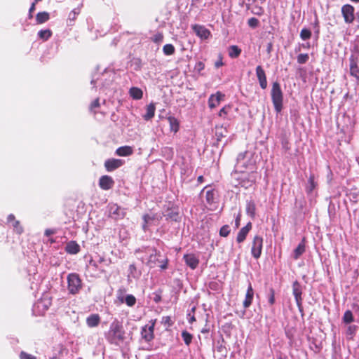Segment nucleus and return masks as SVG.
I'll use <instances>...</instances> for the list:
<instances>
[{"label": "nucleus", "mask_w": 359, "mask_h": 359, "mask_svg": "<svg viewBox=\"0 0 359 359\" xmlns=\"http://www.w3.org/2000/svg\"><path fill=\"white\" fill-rule=\"evenodd\" d=\"M254 297V290L252 287V285L250 283H249V285L245 294V299L243 302V306L245 309H248L250 306L252 304V300Z\"/></svg>", "instance_id": "obj_22"}, {"label": "nucleus", "mask_w": 359, "mask_h": 359, "mask_svg": "<svg viewBox=\"0 0 359 359\" xmlns=\"http://www.w3.org/2000/svg\"><path fill=\"white\" fill-rule=\"evenodd\" d=\"M271 97L275 111L276 113H280L283 106V93L278 81L272 84Z\"/></svg>", "instance_id": "obj_5"}, {"label": "nucleus", "mask_w": 359, "mask_h": 359, "mask_svg": "<svg viewBox=\"0 0 359 359\" xmlns=\"http://www.w3.org/2000/svg\"><path fill=\"white\" fill-rule=\"evenodd\" d=\"M358 198H359V196H358V194H356V193H351L350 194V199H351V201L356 203L358 201Z\"/></svg>", "instance_id": "obj_61"}, {"label": "nucleus", "mask_w": 359, "mask_h": 359, "mask_svg": "<svg viewBox=\"0 0 359 359\" xmlns=\"http://www.w3.org/2000/svg\"><path fill=\"white\" fill-rule=\"evenodd\" d=\"M223 97H224V94L219 91H217L215 94H212L208 99V107L210 109L215 108L219 104Z\"/></svg>", "instance_id": "obj_19"}, {"label": "nucleus", "mask_w": 359, "mask_h": 359, "mask_svg": "<svg viewBox=\"0 0 359 359\" xmlns=\"http://www.w3.org/2000/svg\"><path fill=\"white\" fill-rule=\"evenodd\" d=\"M12 227L13 228V231L20 235L23 233L24 229L22 226L20 224L18 220L14 221L13 223L11 224Z\"/></svg>", "instance_id": "obj_39"}, {"label": "nucleus", "mask_w": 359, "mask_h": 359, "mask_svg": "<svg viewBox=\"0 0 359 359\" xmlns=\"http://www.w3.org/2000/svg\"><path fill=\"white\" fill-rule=\"evenodd\" d=\"M118 299L122 303L125 302L130 307L133 306L136 304V298L133 294H128L125 298L123 297H118Z\"/></svg>", "instance_id": "obj_32"}, {"label": "nucleus", "mask_w": 359, "mask_h": 359, "mask_svg": "<svg viewBox=\"0 0 359 359\" xmlns=\"http://www.w3.org/2000/svg\"><path fill=\"white\" fill-rule=\"evenodd\" d=\"M67 289L70 294H76L82 288V281L79 275L76 273H69L67 277Z\"/></svg>", "instance_id": "obj_6"}, {"label": "nucleus", "mask_w": 359, "mask_h": 359, "mask_svg": "<svg viewBox=\"0 0 359 359\" xmlns=\"http://www.w3.org/2000/svg\"><path fill=\"white\" fill-rule=\"evenodd\" d=\"M241 53V49L236 45L230 46L229 48V56L231 58H237Z\"/></svg>", "instance_id": "obj_33"}, {"label": "nucleus", "mask_w": 359, "mask_h": 359, "mask_svg": "<svg viewBox=\"0 0 359 359\" xmlns=\"http://www.w3.org/2000/svg\"><path fill=\"white\" fill-rule=\"evenodd\" d=\"M79 13V10L78 8L73 9L69 14L67 19V25L69 26H72L76 16Z\"/></svg>", "instance_id": "obj_35"}, {"label": "nucleus", "mask_w": 359, "mask_h": 359, "mask_svg": "<svg viewBox=\"0 0 359 359\" xmlns=\"http://www.w3.org/2000/svg\"><path fill=\"white\" fill-rule=\"evenodd\" d=\"M246 214L252 219L255 217L256 215V205L252 200L247 201L246 202Z\"/></svg>", "instance_id": "obj_26"}, {"label": "nucleus", "mask_w": 359, "mask_h": 359, "mask_svg": "<svg viewBox=\"0 0 359 359\" xmlns=\"http://www.w3.org/2000/svg\"><path fill=\"white\" fill-rule=\"evenodd\" d=\"M292 293L294 296L297 306L300 309L302 306V289L300 283L295 280L292 284Z\"/></svg>", "instance_id": "obj_14"}, {"label": "nucleus", "mask_w": 359, "mask_h": 359, "mask_svg": "<svg viewBox=\"0 0 359 359\" xmlns=\"http://www.w3.org/2000/svg\"><path fill=\"white\" fill-rule=\"evenodd\" d=\"M166 220H170L173 222H180L181 219V217L180 213L177 210H168L167 214L165 215Z\"/></svg>", "instance_id": "obj_29"}, {"label": "nucleus", "mask_w": 359, "mask_h": 359, "mask_svg": "<svg viewBox=\"0 0 359 359\" xmlns=\"http://www.w3.org/2000/svg\"><path fill=\"white\" fill-rule=\"evenodd\" d=\"M341 15L346 24H351L355 20V8L351 4L342 6L341 9Z\"/></svg>", "instance_id": "obj_9"}, {"label": "nucleus", "mask_w": 359, "mask_h": 359, "mask_svg": "<svg viewBox=\"0 0 359 359\" xmlns=\"http://www.w3.org/2000/svg\"><path fill=\"white\" fill-rule=\"evenodd\" d=\"M124 163V161L116 158H109L104 162V167L107 171L112 172L121 167Z\"/></svg>", "instance_id": "obj_15"}, {"label": "nucleus", "mask_w": 359, "mask_h": 359, "mask_svg": "<svg viewBox=\"0 0 359 359\" xmlns=\"http://www.w3.org/2000/svg\"><path fill=\"white\" fill-rule=\"evenodd\" d=\"M223 65L224 64H223V62H222V57L221 55H219L218 60L215 63V67L216 68H219V67H222Z\"/></svg>", "instance_id": "obj_56"}, {"label": "nucleus", "mask_w": 359, "mask_h": 359, "mask_svg": "<svg viewBox=\"0 0 359 359\" xmlns=\"http://www.w3.org/2000/svg\"><path fill=\"white\" fill-rule=\"evenodd\" d=\"M215 136L217 137V140L218 142L221 141L222 138L226 136V134H224L222 131V128H220L219 129L217 128Z\"/></svg>", "instance_id": "obj_46"}, {"label": "nucleus", "mask_w": 359, "mask_h": 359, "mask_svg": "<svg viewBox=\"0 0 359 359\" xmlns=\"http://www.w3.org/2000/svg\"><path fill=\"white\" fill-rule=\"evenodd\" d=\"M38 37L43 41L48 40L52 36V31L49 29H41L38 32Z\"/></svg>", "instance_id": "obj_34"}, {"label": "nucleus", "mask_w": 359, "mask_h": 359, "mask_svg": "<svg viewBox=\"0 0 359 359\" xmlns=\"http://www.w3.org/2000/svg\"><path fill=\"white\" fill-rule=\"evenodd\" d=\"M14 221H16L15 215L13 214L8 215V217H7V222L8 224H10V223L12 224V223H13Z\"/></svg>", "instance_id": "obj_62"}, {"label": "nucleus", "mask_w": 359, "mask_h": 359, "mask_svg": "<svg viewBox=\"0 0 359 359\" xmlns=\"http://www.w3.org/2000/svg\"><path fill=\"white\" fill-rule=\"evenodd\" d=\"M255 165V161L253 158L252 154L249 151L241 152L237 156L233 172L238 173L247 170L254 171Z\"/></svg>", "instance_id": "obj_2"}, {"label": "nucleus", "mask_w": 359, "mask_h": 359, "mask_svg": "<svg viewBox=\"0 0 359 359\" xmlns=\"http://www.w3.org/2000/svg\"><path fill=\"white\" fill-rule=\"evenodd\" d=\"M35 10V2H33L29 9L28 18H32V12Z\"/></svg>", "instance_id": "obj_57"}, {"label": "nucleus", "mask_w": 359, "mask_h": 359, "mask_svg": "<svg viewBox=\"0 0 359 359\" xmlns=\"http://www.w3.org/2000/svg\"><path fill=\"white\" fill-rule=\"evenodd\" d=\"M114 179L109 175H102L99 179V187L101 189L107 191L114 186Z\"/></svg>", "instance_id": "obj_13"}, {"label": "nucleus", "mask_w": 359, "mask_h": 359, "mask_svg": "<svg viewBox=\"0 0 359 359\" xmlns=\"http://www.w3.org/2000/svg\"><path fill=\"white\" fill-rule=\"evenodd\" d=\"M107 340L111 344H118L125 339V330L121 321L115 319L106 334Z\"/></svg>", "instance_id": "obj_3"}, {"label": "nucleus", "mask_w": 359, "mask_h": 359, "mask_svg": "<svg viewBox=\"0 0 359 359\" xmlns=\"http://www.w3.org/2000/svg\"><path fill=\"white\" fill-rule=\"evenodd\" d=\"M115 75V72L109 69H105L102 73L93 74L90 81L93 88L102 90L109 88L113 83Z\"/></svg>", "instance_id": "obj_1"}, {"label": "nucleus", "mask_w": 359, "mask_h": 359, "mask_svg": "<svg viewBox=\"0 0 359 359\" xmlns=\"http://www.w3.org/2000/svg\"><path fill=\"white\" fill-rule=\"evenodd\" d=\"M231 231L230 226L227 224L222 226L219 230V235L222 237H226Z\"/></svg>", "instance_id": "obj_42"}, {"label": "nucleus", "mask_w": 359, "mask_h": 359, "mask_svg": "<svg viewBox=\"0 0 359 359\" xmlns=\"http://www.w3.org/2000/svg\"><path fill=\"white\" fill-rule=\"evenodd\" d=\"M354 320L352 312L350 310L345 311L343 316V321L345 323H351Z\"/></svg>", "instance_id": "obj_40"}, {"label": "nucleus", "mask_w": 359, "mask_h": 359, "mask_svg": "<svg viewBox=\"0 0 359 359\" xmlns=\"http://www.w3.org/2000/svg\"><path fill=\"white\" fill-rule=\"evenodd\" d=\"M146 113L143 115V118L145 121L151 120L155 115L156 107L154 103H150L147 106Z\"/></svg>", "instance_id": "obj_27"}, {"label": "nucleus", "mask_w": 359, "mask_h": 359, "mask_svg": "<svg viewBox=\"0 0 359 359\" xmlns=\"http://www.w3.org/2000/svg\"><path fill=\"white\" fill-rule=\"evenodd\" d=\"M251 252L256 259L259 258L262 253V248H251Z\"/></svg>", "instance_id": "obj_47"}, {"label": "nucleus", "mask_w": 359, "mask_h": 359, "mask_svg": "<svg viewBox=\"0 0 359 359\" xmlns=\"http://www.w3.org/2000/svg\"><path fill=\"white\" fill-rule=\"evenodd\" d=\"M108 216L114 220H119L126 216V210L124 208L116 203H110L107 206Z\"/></svg>", "instance_id": "obj_7"}, {"label": "nucleus", "mask_w": 359, "mask_h": 359, "mask_svg": "<svg viewBox=\"0 0 359 359\" xmlns=\"http://www.w3.org/2000/svg\"><path fill=\"white\" fill-rule=\"evenodd\" d=\"M184 259L187 265L189 266L191 269H195L199 264L198 258L194 254L184 255Z\"/></svg>", "instance_id": "obj_21"}, {"label": "nucleus", "mask_w": 359, "mask_h": 359, "mask_svg": "<svg viewBox=\"0 0 359 359\" xmlns=\"http://www.w3.org/2000/svg\"><path fill=\"white\" fill-rule=\"evenodd\" d=\"M305 251V248H295L294 252V257L297 259Z\"/></svg>", "instance_id": "obj_48"}, {"label": "nucleus", "mask_w": 359, "mask_h": 359, "mask_svg": "<svg viewBox=\"0 0 359 359\" xmlns=\"http://www.w3.org/2000/svg\"><path fill=\"white\" fill-rule=\"evenodd\" d=\"M204 67H205V65H204V64L202 62H198L196 65V68L198 71L203 70L204 69Z\"/></svg>", "instance_id": "obj_63"}, {"label": "nucleus", "mask_w": 359, "mask_h": 359, "mask_svg": "<svg viewBox=\"0 0 359 359\" xmlns=\"http://www.w3.org/2000/svg\"><path fill=\"white\" fill-rule=\"evenodd\" d=\"M205 201L210 206V209H215L219 203L217 191L215 189L207 190L205 192Z\"/></svg>", "instance_id": "obj_12"}, {"label": "nucleus", "mask_w": 359, "mask_h": 359, "mask_svg": "<svg viewBox=\"0 0 359 359\" xmlns=\"http://www.w3.org/2000/svg\"><path fill=\"white\" fill-rule=\"evenodd\" d=\"M262 238L259 236H255L253 241L252 247H262Z\"/></svg>", "instance_id": "obj_49"}, {"label": "nucleus", "mask_w": 359, "mask_h": 359, "mask_svg": "<svg viewBox=\"0 0 359 359\" xmlns=\"http://www.w3.org/2000/svg\"><path fill=\"white\" fill-rule=\"evenodd\" d=\"M350 74L359 81V67L357 64V60L351 55L349 57Z\"/></svg>", "instance_id": "obj_20"}, {"label": "nucleus", "mask_w": 359, "mask_h": 359, "mask_svg": "<svg viewBox=\"0 0 359 359\" xmlns=\"http://www.w3.org/2000/svg\"><path fill=\"white\" fill-rule=\"evenodd\" d=\"M129 95L133 100H140L142 98L143 92L137 87H132L129 90Z\"/></svg>", "instance_id": "obj_30"}, {"label": "nucleus", "mask_w": 359, "mask_h": 359, "mask_svg": "<svg viewBox=\"0 0 359 359\" xmlns=\"http://www.w3.org/2000/svg\"><path fill=\"white\" fill-rule=\"evenodd\" d=\"M167 119L169 122L170 131L173 132L174 133H177L180 129L179 121L175 117L172 116H168Z\"/></svg>", "instance_id": "obj_28"}, {"label": "nucleus", "mask_w": 359, "mask_h": 359, "mask_svg": "<svg viewBox=\"0 0 359 359\" xmlns=\"http://www.w3.org/2000/svg\"><path fill=\"white\" fill-rule=\"evenodd\" d=\"M231 175L235 180L238 181V185L245 189H248L252 187L255 183L257 179L256 172L254 171H251L250 172H244L238 173L233 172Z\"/></svg>", "instance_id": "obj_4"}, {"label": "nucleus", "mask_w": 359, "mask_h": 359, "mask_svg": "<svg viewBox=\"0 0 359 359\" xmlns=\"http://www.w3.org/2000/svg\"><path fill=\"white\" fill-rule=\"evenodd\" d=\"M182 337L187 346H189L193 339V335L188 332L187 330L182 332Z\"/></svg>", "instance_id": "obj_37"}, {"label": "nucleus", "mask_w": 359, "mask_h": 359, "mask_svg": "<svg viewBox=\"0 0 359 359\" xmlns=\"http://www.w3.org/2000/svg\"><path fill=\"white\" fill-rule=\"evenodd\" d=\"M192 29L201 39H207L210 36V32L203 25H194L192 26Z\"/></svg>", "instance_id": "obj_18"}, {"label": "nucleus", "mask_w": 359, "mask_h": 359, "mask_svg": "<svg viewBox=\"0 0 359 359\" xmlns=\"http://www.w3.org/2000/svg\"><path fill=\"white\" fill-rule=\"evenodd\" d=\"M65 247H79V245L75 241H72L69 243H68Z\"/></svg>", "instance_id": "obj_64"}, {"label": "nucleus", "mask_w": 359, "mask_h": 359, "mask_svg": "<svg viewBox=\"0 0 359 359\" xmlns=\"http://www.w3.org/2000/svg\"><path fill=\"white\" fill-rule=\"evenodd\" d=\"M281 145H282V148L285 151H288L290 149L289 142L286 138H283L281 140Z\"/></svg>", "instance_id": "obj_52"}, {"label": "nucleus", "mask_w": 359, "mask_h": 359, "mask_svg": "<svg viewBox=\"0 0 359 359\" xmlns=\"http://www.w3.org/2000/svg\"><path fill=\"white\" fill-rule=\"evenodd\" d=\"M248 24L251 27H257L259 25V20L256 18H251L248 20Z\"/></svg>", "instance_id": "obj_45"}, {"label": "nucleus", "mask_w": 359, "mask_h": 359, "mask_svg": "<svg viewBox=\"0 0 359 359\" xmlns=\"http://www.w3.org/2000/svg\"><path fill=\"white\" fill-rule=\"evenodd\" d=\"M229 108H230L229 107H226V106H225V107H222V108L219 110V116L220 117H224L225 115H226V114H227V113H228L227 109H229Z\"/></svg>", "instance_id": "obj_55"}, {"label": "nucleus", "mask_w": 359, "mask_h": 359, "mask_svg": "<svg viewBox=\"0 0 359 359\" xmlns=\"http://www.w3.org/2000/svg\"><path fill=\"white\" fill-rule=\"evenodd\" d=\"M80 248H66L67 252L71 255L77 254L79 252Z\"/></svg>", "instance_id": "obj_59"}, {"label": "nucleus", "mask_w": 359, "mask_h": 359, "mask_svg": "<svg viewBox=\"0 0 359 359\" xmlns=\"http://www.w3.org/2000/svg\"><path fill=\"white\" fill-rule=\"evenodd\" d=\"M100 98H96L95 100H93L91 104H90L89 109L90 111H93L95 113L97 111V109L100 107Z\"/></svg>", "instance_id": "obj_43"}, {"label": "nucleus", "mask_w": 359, "mask_h": 359, "mask_svg": "<svg viewBox=\"0 0 359 359\" xmlns=\"http://www.w3.org/2000/svg\"><path fill=\"white\" fill-rule=\"evenodd\" d=\"M115 153L118 156H128L133 153V149L130 146H122L117 148Z\"/></svg>", "instance_id": "obj_25"}, {"label": "nucleus", "mask_w": 359, "mask_h": 359, "mask_svg": "<svg viewBox=\"0 0 359 359\" xmlns=\"http://www.w3.org/2000/svg\"><path fill=\"white\" fill-rule=\"evenodd\" d=\"M252 228V224L250 222H249L245 226H243L238 233V235H237V237H236V241L238 243H241L243 242L248 233H249L250 230Z\"/></svg>", "instance_id": "obj_23"}, {"label": "nucleus", "mask_w": 359, "mask_h": 359, "mask_svg": "<svg viewBox=\"0 0 359 359\" xmlns=\"http://www.w3.org/2000/svg\"><path fill=\"white\" fill-rule=\"evenodd\" d=\"M142 228L144 231H147L152 226H158L162 216L157 214H146L143 216Z\"/></svg>", "instance_id": "obj_8"}, {"label": "nucleus", "mask_w": 359, "mask_h": 359, "mask_svg": "<svg viewBox=\"0 0 359 359\" xmlns=\"http://www.w3.org/2000/svg\"><path fill=\"white\" fill-rule=\"evenodd\" d=\"M309 59V54L307 53H300L297 55V62L300 65L305 64L308 62Z\"/></svg>", "instance_id": "obj_41"}, {"label": "nucleus", "mask_w": 359, "mask_h": 359, "mask_svg": "<svg viewBox=\"0 0 359 359\" xmlns=\"http://www.w3.org/2000/svg\"><path fill=\"white\" fill-rule=\"evenodd\" d=\"M156 321V320H151L149 321L150 325H147L142 329V338L147 342L151 341L154 337V331Z\"/></svg>", "instance_id": "obj_11"}, {"label": "nucleus", "mask_w": 359, "mask_h": 359, "mask_svg": "<svg viewBox=\"0 0 359 359\" xmlns=\"http://www.w3.org/2000/svg\"><path fill=\"white\" fill-rule=\"evenodd\" d=\"M20 359H37V358L36 356L22 351L20 353Z\"/></svg>", "instance_id": "obj_44"}, {"label": "nucleus", "mask_w": 359, "mask_h": 359, "mask_svg": "<svg viewBox=\"0 0 359 359\" xmlns=\"http://www.w3.org/2000/svg\"><path fill=\"white\" fill-rule=\"evenodd\" d=\"M318 184L315 181V175L314 174H311L308 179L306 185V192L309 198H313L315 196L314 190L317 187Z\"/></svg>", "instance_id": "obj_17"}, {"label": "nucleus", "mask_w": 359, "mask_h": 359, "mask_svg": "<svg viewBox=\"0 0 359 359\" xmlns=\"http://www.w3.org/2000/svg\"><path fill=\"white\" fill-rule=\"evenodd\" d=\"M311 31L307 28H303L299 36L303 41L309 40L311 37Z\"/></svg>", "instance_id": "obj_38"}, {"label": "nucleus", "mask_w": 359, "mask_h": 359, "mask_svg": "<svg viewBox=\"0 0 359 359\" xmlns=\"http://www.w3.org/2000/svg\"><path fill=\"white\" fill-rule=\"evenodd\" d=\"M217 351L222 353H226V348L225 346L220 344L217 347Z\"/></svg>", "instance_id": "obj_60"}, {"label": "nucleus", "mask_w": 359, "mask_h": 359, "mask_svg": "<svg viewBox=\"0 0 359 359\" xmlns=\"http://www.w3.org/2000/svg\"><path fill=\"white\" fill-rule=\"evenodd\" d=\"M50 19V14L48 12H39L36 15V22L37 24H43Z\"/></svg>", "instance_id": "obj_31"}, {"label": "nucleus", "mask_w": 359, "mask_h": 359, "mask_svg": "<svg viewBox=\"0 0 359 359\" xmlns=\"http://www.w3.org/2000/svg\"><path fill=\"white\" fill-rule=\"evenodd\" d=\"M100 321L101 318L97 313L91 314L86 318V324L89 327H97L100 323Z\"/></svg>", "instance_id": "obj_24"}, {"label": "nucleus", "mask_w": 359, "mask_h": 359, "mask_svg": "<svg viewBox=\"0 0 359 359\" xmlns=\"http://www.w3.org/2000/svg\"><path fill=\"white\" fill-rule=\"evenodd\" d=\"M175 48L172 44L167 43L163 47V52L165 55H172L175 53Z\"/></svg>", "instance_id": "obj_36"}, {"label": "nucleus", "mask_w": 359, "mask_h": 359, "mask_svg": "<svg viewBox=\"0 0 359 359\" xmlns=\"http://www.w3.org/2000/svg\"><path fill=\"white\" fill-rule=\"evenodd\" d=\"M162 323L164 325H167L168 326H171L173 324V322L170 316H164L162 318Z\"/></svg>", "instance_id": "obj_50"}, {"label": "nucleus", "mask_w": 359, "mask_h": 359, "mask_svg": "<svg viewBox=\"0 0 359 359\" xmlns=\"http://www.w3.org/2000/svg\"><path fill=\"white\" fill-rule=\"evenodd\" d=\"M256 76L262 89L264 90L267 88V79L264 69L261 65H258L255 69Z\"/></svg>", "instance_id": "obj_16"}, {"label": "nucleus", "mask_w": 359, "mask_h": 359, "mask_svg": "<svg viewBox=\"0 0 359 359\" xmlns=\"http://www.w3.org/2000/svg\"><path fill=\"white\" fill-rule=\"evenodd\" d=\"M269 302L271 305H273L275 302V292L273 289L270 290V296L269 298Z\"/></svg>", "instance_id": "obj_54"}, {"label": "nucleus", "mask_w": 359, "mask_h": 359, "mask_svg": "<svg viewBox=\"0 0 359 359\" xmlns=\"http://www.w3.org/2000/svg\"><path fill=\"white\" fill-rule=\"evenodd\" d=\"M154 295L153 299L156 303H158L161 301V291L154 292Z\"/></svg>", "instance_id": "obj_53"}, {"label": "nucleus", "mask_w": 359, "mask_h": 359, "mask_svg": "<svg viewBox=\"0 0 359 359\" xmlns=\"http://www.w3.org/2000/svg\"><path fill=\"white\" fill-rule=\"evenodd\" d=\"M56 233V229H47L45 230L44 232V238H43V243L46 245H52L54 243H56L59 245L60 243H63L62 240L63 238L62 237L55 236L53 237V236Z\"/></svg>", "instance_id": "obj_10"}, {"label": "nucleus", "mask_w": 359, "mask_h": 359, "mask_svg": "<svg viewBox=\"0 0 359 359\" xmlns=\"http://www.w3.org/2000/svg\"><path fill=\"white\" fill-rule=\"evenodd\" d=\"M163 36L161 33H157L153 37V41L155 43H159L163 41Z\"/></svg>", "instance_id": "obj_51"}, {"label": "nucleus", "mask_w": 359, "mask_h": 359, "mask_svg": "<svg viewBox=\"0 0 359 359\" xmlns=\"http://www.w3.org/2000/svg\"><path fill=\"white\" fill-rule=\"evenodd\" d=\"M241 219V212H238V214L237 215V216L236 217V219H235V227L236 228H238V226L240 225Z\"/></svg>", "instance_id": "obj_58"}]
</instances>
